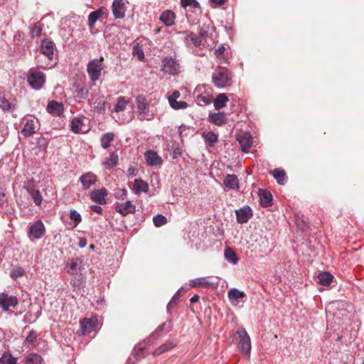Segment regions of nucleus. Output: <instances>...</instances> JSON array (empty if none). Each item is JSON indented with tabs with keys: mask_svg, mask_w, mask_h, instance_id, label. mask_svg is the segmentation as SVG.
Wrapping results in <instances>:
<instances>
[{
	"mask_svg": "<svg viewBox=\"0 0 364 364\" xmlns=\"http://www.w3.org/2000/svg\"><path fill=\"white\" fill-rule=\"evenodd\" d=\"M212 82L218 89L227 88L233 83V73L225 67H217L212 74Z\"/></svg>",
	"mask_w": 364,
	"mask_h": 364,
	"instance_id": "1",
	"label": "nucleus"
},
{
	"mask_svg": "<svg viewBox=\"0 0 364 364\" xmlns=\"http://www.w3.org/2000/svg\"><path fill=\"white\" fill-rule=\"evenodd\" d=\"M41 51L48 58L49 63H46L45 65L43 64V63L41 61L40 57L38 56L36 58L38 65L43 69H48L51 68L53 65H50V61L53 60L54 53V43L53 41L48 38L43 39L41 41Z\"/></svg>",
	"mask_w": 364,
	"mask_h": 364,
	"instance_id": "2",
	"label": "nucleus"
},
{
	"mask_svg": "<svg viewBox=\"0 0 364 364\" xmlns=\"http://www.w3.org/2000/svg\"><path fill=\"white\" fill-rule=\"evenodd\" d=\"M136 102L140 120H151L153 118V114L149 113V107L145 97L137 96Z\"/></svg>",
	"mask_w": 364,
	"mask_h": 364,
	"instance_id": "3",
	"label": "nucleus"
},
{
	"mask_svg": "<svg viewBox=\"0 0 364 364\" xmlns=\"http://www.w3.org/2000/svg\"><path fill=\"white\" fill-rule=\"evenodd\" d=\"M103 57L100 59H94L91 60L87 67V71L92 81L99 80L102 70Z\"/></svg>",
	"mask_w": 364,
	"mask_h": 364,
	"instance_id": "4",
	"label": "nucleus"
},
{
	"mask_svg": "<svg viewBox=\"0 0 364 364\" xmlns=\"http://www.w3.org/2000/svg\"><path fill=\"white\" fill-rule=\"evenodd\" d=\"M180 70L178 61L172 57H165L161 61V70L168 75H176Z\"/></svg>",
	"mask_w": 364,
	"mask_h": 364,
	"instance_id": "5",
	"label": "nucleus"
},
{
	"mask_svg": "<svg viewBox=\"0 0 364 364\" xmlns=\"http://www.w3.org/2000/svg\"><path fill=\"white\" fill-rule=\"evenodd\" d=\"M237 334L239 336V348L242 353L245 355H249L251 350V341L250 338L244 328H240L237 331Z\"/></svg>",
	"mask_w": 364,
	"mask_h": 364,
	"instance_id": "6",
	"label": "nucleus"
},
{
	"mask_svg": "<svg viewBox=\"0 0 364 364\" xmlns=\"http://www.w3.org/2000/svg\"><path fill=\"white\" fill-rule=\"evenodd\" d=\"M29 85L36 90H39L45 82V77L42 72L31 69L27 79Z\"/></svg>",
	"mask_w": 364,
	"mask_h": 364,
	"instance_id": "7",
	"label": "nucleus"
},
{
	"mask_svg": "<svg viewBox=\"0 0 364 364\" xmlns=\"http://www.w3.org/2000/svg\"><path fill=\"white\" fill-rule=\"evenodd\" d=\"M45 232L46 230L42 221L37 220L31 225L28 235L29 237L40 239L44 235Z\"/></svg>",
	"mask_w": 364,
	"mask_h": 364,
	"instance_id": "8",
	"label": "nucleus"
},
{
	"mask_svg": "<svg viewBox=\"0 0 364 364\" xmlns=\"http://www.w3.org/2000/svg\"><path fill=\"white\" fill-rule=\"evenodd\" d=\"M18 305V299L14 296H9L7 294H0V306L4 311H9L10 307H15Z\"/></svg>",
	"mask_w": 364,
	"mask_h": 364,
	"instance_id": "9",
	"label": "nucleus"
},
{
	"mask_svg": "<svg viewBox=\"0 0 364 364\" xmlns=\"http://www.w3.org/2000/svg\"><path fill=\"white\" fill-rule=\"evenodd\" d=\"M135 205L129 200L115 204V210L120 215L125 216L135 212Z\"/></svg>",
	"mask_w": 364,
	"mask_h": 364,
	"instance_id": "10",
	"label": "nucleus"
},
{
	"mask_svg": "<svg viewBox=\"0 0 364 364\" xmlns=\"http://www.w3.org/2000/svg\"><path fill=\"white\" fill-rule=\"evenodd\" d=\"M214 55L217 61L220 64L229 63L230 55L229 50L223 45H220L214 51Z\"/></svg>",
	"mask_w": 364,
	"mask_h": 364,
	"instance_id": "11",
	"label": "nucleus"
},
{
	"mask_svg": "<svg viewBox=\"0 0 364 364\" xmlns=\"http://www.w3.org/2000/svg\"><path fill=\"white\" fill-rule=\"evenodd\" d=\"M107 196V191L106 188H102L100 189H95L92 191L90 193V198L92 201L97 203L99 204H105L106 196Z\"/></svg>",
	"mask_w": 364,
	"mask_h": 364,
	"instance_id": "12",
	"label": "nucleus"
},
{
	"mask_svg": "<svg viewBox=\"0 0 364 364\" xmlns=\"http://www.w3.org/2000/svg\"><path fill=\"white\" fill-rule=\"evenodd\" d=\"M144 157L146 163L151 166H158L162 164L161 157L154 151H146Z\"/></svg>",
	"mask_w": 364,
	"mask_h": 364,
	"instance_id": "13",
	"label": "nucleus"
},
{
	"mask_svg": "<svg viewBox=\"0 0 364 364\" xmlns=\"http://www.w3.org/2000/svg\"><path fill=\"white\" fill-rule=\"evenodd\" d=\"M97 319L96 318H84L80 321L82 333H88L94 331L97 327Z\"/></svg>",
	"mask_w": 364,
	"mask_h": 364,
	"instance_id": "14",
	"label": "nucleus"
},
{
	"mask_svg": "<svg viewBox=\"0 0 364 364\" xmlns=\"http://www.w3.org/2000/svg\"><path fill=\"white\" fill-rule=\"evenodd\" d=\"M237 220L239 223H245L252 217V210L250 207H244L240 208L235 212Z\"/></svg>",
	"mask_w": 364,
	"mask_h": 364,
	"instance_id": "15",
	"label": "nucleus"
},
{
	"mask_svg": "<svg viewBox=\"0 0 364 364\" xmlns=\"http://www.w3.org/2000/svg\"><path fill=\"white\" fill-rule=\"evenodd\" d=\"M112 9L113 15L116 18H124L125 15V8L122 0H114Z\"/></svg>",
	"mask_w": 364,
	"mask_h": 364,
	"instance_id": "16",
	"label": "nucleus"
},
{
	"mask_svg": "<svg viewBox=\"0 0 364 364\" xmlns=\"http://www.w3.org/2000/svg\"><path fill=\"white\" fill-rule=\"evenodd\" d=\"M228 296L230 302L232 305L237 306L239 304L240 299H244L246 296V294L244 291H241L237 289L233 288L228 291Z\"/></svg>",
	"mask_w": 364,
	"mask_h": 364,
	"instance_id": "17",
	"label": "nucleus"
},
{
	"mask_svg": "<svg viewBox=\"0 0 364 364\" xmlns=\"http://www.w3.org/2000/svg\"><path fill=\"white\" fill-rule=\"evenodd\" d=\"M237 141L244 152H247L252 145V139L249 133H244L237 137Z\"/></svg>",
	"mask_w": 364,
	"mask_h": 364,
	"instance_id": "18",
	"label": "nucleus"
},
{
	"mask_svg": "<svg viewBox=\"0 0 364 364\" xmlns=\"http://www.w3.org/2000/svg\"><path fill=\"white\" fill-rule=\"evenodd\" d=\"M47 111L53 115L60 116L64 112V106L61 102L52 100L48 104Z\"/></svg>",
	"mask_w": 364,
	"mask_h": 364,
	"instance_id": "19",
	"label": "nucleus"
},
{
	"mask_svg": "<svg viewBox=\"0 0 364 364\" xmlns=\"http://www.w3.org/2000/svg\"><path fill=\"white\" fill-rule=\"evenodd\" d=\"M159 19L165 26H171L174 24L176 14L171 10L167 9L162 12Z\"/></svg>",
	"mask_w": 364,
	"mask_h": 364,
	"instance_id": "20",
	"label": "nucleus"
},
{
	"mask_svg": "<svg viewBox=\"0 0 364 364\" xmlns=\"http://www.w3.org/2000/svg\"><path fill=\"white\" fill-rule=\"evenodd\" d=\"M23 121H26V123L23 126V128L21 130V134L25 136H32L35 133V122L32 119H28L24 117L23 119Z\"/></svg>",
	"mask_w": 364,
	"mask_h": 364,
	"instance_id": "21",
	"label": "nucleus"
},
{
	"mask_svg": "<svg viewBox=\"0 0 364 364\" xmlns=\"http://www.w3.org/2000/svg\"><path fill=\"white\" fill-rule=\"evenodd\" d=\"M259 203L262 207H269L272 204V196L269 191L259 190L258 193Z\"/></svg>",
	"mask_w": 364,
	"mask_h": 364,
	"instance_id": "22",
	"label": "nucleus"
},
{
	"mask_svg": "<svg viewBox=\"0 0 364 364\" xmlns=\"http://www.w3.org/2000/svg\"><path fill=\"white\" fill-rule=\"evenodd\" d=\"M190 286L191 287H201L208 288L212 287L213 288H216L218 287V283L210 282L208 280L206 279V278L203 277L191 281Z\"/></svg>",
	"mask_w": 364,
	"mask_h": 364,
	"instance_id": "23",
	"label": "nucleus"
},
{
	"mask_svg": "<svg viewBox=\"0 0 364 364\" xmlns=\"http://www.w3.org/2000/svg\"><path fill=\"white\" fill-rule=\"evenodd\" d=\"M208 118L211 123L217 126H223L227 122V118L223 112L210 114Z\"/></svg>",
	"mask_w": 364,
	"mask_h": 364,
	"instance_id": "24",
	"label": "nucleus"
},
{
	"mask_svg": "<svg viewBox=\"0 0 364 364\" xmlns=\"http://www.w3.org/2000/svg\"><path fill=\"white\" fill-rule=\"evenodd\" d=\"M80 260L78 258L72 259L67 264V272L68 274L75 275L77 274L80 270Z\"/></svg>",
	"mask_w": 364,
	"mask_h": 364,
	"instance_id": "25",
	"label": "nucleus"
},
{
	"mask_svg": "<svg viewBox=\"0 0 364 364\" xmlns=\"http://www.w3.org/2000/svg\"><path fill=\"white\" fill-rule=\"evenodd\" d=\"M96 176L92 173H87L80 177V181L85 188H89L92 185L96 182Z\"/></svg>",
	"mask_w": 364,
	"mask_h": 364,
	"instance_id": "26",
	"label": "nucleus"
},
{
	"mask_svg": "<svg viewBox=\"0 0 364 364\" xmlns=\"http://www.w3.org/2000/svg\"><path fill=\"white\" fill-rule=\"evenodd\" d=\"M223 183L226 187L230 189L239 188V181L237 177L234 174H228L225 176Z\"/></svg>",
	"mask_w": 364,
	"mask_h": 364,
	"instance_id": "27",
	"label": "nucleus"
},
{
	"mask_svg": "<svg viewBox=\"0 0 364 364\" xmlns=\"http://www.w3.org/2000/svg\"><path fill=\"white\" fill-rule=\"evenodd\" d=\"M114 134L112 132H107L102 135L100 137L101 146L104 149H107L110 147L111 144L114 140Z\"/></svg>",
	"mask_w": 364,
	"mask_h": 364,
	"instance_id": "28",
	"label": "nucleus"
},
{
	"mask_svg": "<svg viewBox=\"0 0 364 364\" xmlns=\"http://www.w3.org/2000/svg\"><path fill=\"white\" fill-rule=\"evenodd\" d=\"M270 173L279 185H284L287 182V177L284 170L274 168V170L271 171Z\"/></svg>",
	"mask_w": 364,
	"mask_h": 364,
	"instance_id": "29",
	"label": "nucleus"
},
{
	"mask_svg": "<svg viewBox=\"0 0 364 364\" xmlns=\"http://www.w3.org/2000/svg\"><path fill=\"white\" fill-rule=\"evenodd\" d=\"M229 99L225 93L219 94L213 101L215 109L219 110L225 107Z\"/></svg>",
	"mask_w": 364,
	"mask_h": 364,
	"instance_id": "30",
	"label": "nucleus"
},
{
	"mask_svg": "<svg viewBox=\"0 0 364 364\" xmlns=\"http://www.w3.org/2000/svg\"><path fill=\"white\" fill-rule=\"evenodd\" d=\"M134 190L136 194H139L141 192L146 193L149 191V185L141 179H135Z\"/></svg>",
	"mask_w": 364,
	"mask_h": 364,
	"instance_id": "31",
	"label": "nucleus"
},
{
	"mask_svg": "<svg viewBox=\"0 0 364 364\" xmlns=\"http://www.w3.org/2000/svg\"><path fill=\"white\" fill-rule=\"evenodd\" d=\"M88 92V88L85 85H77L74 91V97L78 100L85 99Z\"/></svg>",
	"mask_w": 364,
	"mask_h": 364,
	"instance_id": "32",
	"label": "nucleus"
},
{
	"mask_svg": "<svg viewBox=\"0 0 364 364\" xmlns=\"http://www.w3.org/2000/svg\"><path fill=\"white\" fill-rule=\"evenodd\" d=\"M118 155L115 152H112L109 154V156L106 158L103 162V165L106 168L109 169L114 166H115L118 163Z\"/></svg>",
	"mask_w": 364,
	"mask_h": 364,
	"instance_id": "33",
	"label": "nucleus"
},
{
	"mask_svg": "<svg viewBox=\"0 0 364 364\" xmlns=\"http://www.w3.org/2000/svg\"><path fill=\"white\" fill-rule=\"evenodd\" d=\"M104 11L101 8L97 11L91 12L88 16V23L89 26L92 28H94L96 21L102 16Z\"/></svg>",
	"mask_w": 364,
	"mask_h": 364,
	"instance_id": "34",
	"label": "nucleus"
},
{
	"mask_svg": "<svg viewBox=\"0 0 364 364\" xmlns=\"http://www.w3.org/2000/svg\"><path fill=\"white\" fill-rule=\"evenodd\" d=\"M318 282L323 286H328L333 281V276L326 272H321L318 275Z\"/></svg>",
	"mask_w": 364,
	"mask_h": 364,
	"instance_id": "35",
	"label": "nucleus"
},
{
	"mask_svg": "<svg viewBox=\"0 0 364 364\" xmlns=\"http://www.w3.org/2000/svg\"><path fill=\"white\" fill-rule=\"evenodd\" d=\"M224 256L227 261L232 264H236L238 261V257L236 252L229 247L225 248Z\"/></svg>",
	"mask_w": 364,
	"mask_h": 364,
	"instance_id": "36",
	"label": "nucleus"
},
{
	"mask_svg": "<svg viewBox=\"0 0 364 364\" xmlns=\"http://www.w3.org/2000/svg\"><path fill=\"white\" fill-rule=\"evenodd\" d=\"M174 348V344L171 342H166L164 344H162L160 347H159L158 348H156L154 352H153V355L154 356H159L161 354L166 352V351H168L171 349H173Z\"/></svg>",
	"mask_w": 364,
	"mask_h": 364,
	"instance_id": "37",
	"label": "nucleus"
},
{
	"mask_svg": "<svg viewBox=\"0 0 364 364\" xmlns=\"http://www.w3.org/2000/svg\"><path fill=\"white\" fill-rule=\"evenodd\" d=\"M83 126H84V124H83L82 120H81L80 119L77 118V117L74 118L71 121V123H70L71 130L74 133L84 132V131L82 130Z\"/></svg>",
	"mask_w": 364,
	"mask_h": 364,
	"instance_id": "38",
	"label": "nucleus"
},
{
	"mask_svg": "<svg viewBox=\"0 0 364 364\" xmlns=\"http://www.w3.org/2000/svg\"><path fill=\"white\" fill-rule=\"evenodd\" d=\"M42 361L41 356L36 353H30L25 358L26 364H41Z\"/></svg>",
	"mask_w": 364,
	"mask_h": 364,
	"instance_id": "39",
	"label": "nucleus"
},
{
	"mask_svg": "<svg viewBox=\"0 0 364 364\" xmlns=\"http://www.w3.org/2000/svg\"><path fill=\"white\" fill-rule=\"evenodd\" d=\"M129 103V100L126 99L124 97H120L117 99V102L114 109L116 112H122L126 109V107Z\"/></svg>",
	"mask_w": 364,
	"mask_h": 364,
	"instance_id": "40",
	"label": "nucleus"
},
{
	"mask_svg": "<svg viewBox=\"0 0 364 364\" xmlns=\"http://www.w3.org/2000/svg\"><path fill=\"white\" fill-rule=\"evenodd\" d=\"M28 192L31 197L33 198V202L36 205H40L42 202V196L38 190L34 188L28 189Z\"/></svg>",
	"mask_w": 364,
	"mask_h": 364,
	"instance_id": "41",
	"label": "nucleus"
},
{
	"mask_svg": "<svg viewBox=\"0 0 364 364\" xmlns=\"http://www.w3.org/2000/svg\"><path fill=\"white\" fill-rule=\"evenodd\" d=\"M212 102V97L210 95L200 94L196 97V102L199 105H208Z\"/></svg>",
	"mask_w": 364,
	"mask_h": 364,
	"instance_id": "42",
	"label": "nucleus"
},
{
	"mask_svg": "<svg viewBox=\"0 0 364 364\" xmlns=\"http://www.w3.org/2000/svg\"><path fill=\"white\" fill-rule=\"evenodd\" d=\"M203 136L210 146H213L218 141V135L213 132L203 133Z\"/></svg>",
	"mask_w": 364,
	"mask_h": 364,
	"instance_id": "43",
	"label": "nucleus"
},
{
	"mask_svg": "<svg viewBox=\"0 0 364 364\" xmlns=\"http://www.w3.org/2000/svg\"><path fill=\"white\" fill-rule=\"evenodd\" d=\"M153 222L156 227H161L167 223V220L165 216L158 214L154 217Z\"/></svg>",
	"mask_w": 364,
	"mask_h": 364,
	"instance_id": "44",
	"label": "nucleus"
},
{
	"mask_svg": "<svg viewBox=\"0 0 364 364\" xmlns=\"http://www.w3.org/2000/svg\"><path fill=\"white\" fill-rule=\"evenodd\" d=\"M132 53L134 55L137 56L139 60H142L144 58V54L142 48L138 43L134 46Z\"/></svg>",
	"mask_w": 364,
	"mask_h": 364,
	"instance_id": "45",
	"label": "nucleus"
},
{
	"mask_svg": "<svg viewBox=\"0 0 364 364\" xmlns=\"http://www.w3.org/2000/svg\"><path fill=\"white\" fill-rule=\"evenodd\" d=\"M169 104L174 109H186L188 107V104L183 101L173 100L169 102Z\"/></svg>",
	"mask_w": 364,
	"mask_h": 364,
	"instance_id": "46",
	"label": "nucleus"
},
{
	"mask_svg": "<svg viewBox=\"0 0 364 364\" xmlns=\"http://www.w3.org/2000/svg\"><path fill=\"white\" fill-rule=\"evenodd\" d=\"M70 218L74 222V227H76L81 222V215L75 210H71Z\"/></svg>",
	"mask_w": 364,
	"mask_h": 364,
	"instance_id": "47",
	"label": "nucleus"
},
{
	"mask_svg": "<svg viewBox=\"0 0 364 364\" xmlns=\"http://www.w3.org/2000/svg\"><path fill=\"white\" fill-rule=\"evenodd\" d=\"M181 5L183 8L191 6L193 9H197L200 7V4L196 0H181Z\"/></svg>",
	"mask_w": 364,
	"mask_h": 364,
	"instance_id": "48",
	"label": "nucleus"
},
{
	"mask_svg": "<svg viewBox=\"0 0 364 364\" xmlns=\"http://www.w3.org/2000/svg\"><path fill=\"white\" fill-rule=\"evenodd\" d=\"M0 360L1 364H16V359L9 354H4Z\"/></svg>",
	"mask_w": 364,
	"mask_h": 364,
	"instance_id": "49",
	"label": "nucleus"
},
{
	"mask_svg": "<svg viewBox=\"0 0 364 364\" xmlns=\"http://www.w3.org/2000/svg\"><path fill=\"white\" fill-rule=\"evenodd\" d=\"M36 338L37 336L36 331L32 330L29 332L28 335L27 336L25 340V343L29 345H34L35 343L36 342Z\"/></svg>",
	"mask_w": 364,
	"mask_h": 364,
	"instance_id": "50",
	"label": "nucleus"
},
{
	"mask_svg": "<svg viewBox=\"0 0 364 364\" xmlns=\"http://www.w3.org/2000/svg\"><path fill=\"white\" fill-rule=\"evenodd\" d=\"M43 28L41 24L36 23L31 28V34L32 36H39L42 32Z\"/></svg>",
	"mask_w": 364,
	"mask_h": 364,
	"instance_id": "51",
	"label": "nucleus"
},
{
	"mask_svg": "<svg viewBox=\"0 0 364 364\" xmlns=\"http://www.w3.org/2000/svg\"><path fill=\"white\" fill-rule=\"evenodd\" d=\"M0 107L4 111H9L11 109L12 105L5 97H2L0 99Z\"/></svg>",
	"mask_w": 364,
	"mask_h": 364,
	"instance_id": "52",
	"label": "nucleus"
},
{
	"mask_svg": "<svg viewBox=\"0 0 364 364\" xmlns=\"http://www.w3.org/2000/svg\"><path fill=\"white\" fill-rule=\"evenodd\" d=\"M188 38L192 41L196 47H199L201 45V39L196 34L191 33L188 35Z\"/></svg>",
	"mask_w": 364,
	"mask_h": 364,
	"instance_id": "53",
	"label": "nucleus"
},
{
	"mask_svg": "<svg viewBox=\"0 0 364 364\" xmlns=\"http://www.w3.org/2000/svg\"><path fill=\"white\" fill-rule=\"evenodd\" d=\"M127 195V191L124 188L119 189L116 193L115 197L117 199H123Z\"/></svg>",
	"mask_w": 364,
	"mask_h": 364,
	"instance_id": "54",
	"label": "nucleus"
},
{
	"mask_svg": "<svg viewBox=\"0 0 364 364\" xmlns=\"http://www.w3.org/2000/svg\"><path fill=\"white\" fill-rule=\"evenodd\" d=\"M23 274L24 270L21 267H18L11 274V277L16 279L18 277L22 276Z\"/></svg>",
	"mask_w": 364,
	"mask_h": 364,
	"instance_id": "55",
	"label": "nucleus"
},
{
	"mask_svg": "<svg viewBox=\"0 0 364 364\" xmlns=\"http://www.w3.org/2000/svg\"><path fill=\"white\" fill-rule=\"evenodd\" d=\"M181 96V93L178 90H175L173 92L172 95L168 97V102L173 100H177Z\"/></svg>",
	"mask_w": 364,
	"mask_h": 364,
	"instance_id": "56",
	"label": "nucleus"
},
{
	"mask_svg": "<svg viewBox=\"0 0 364 364\" xmlns=\"http://www.w3.org/2000/svg\"><path fill=\"white\" fill-rule=\"evenodd\" d=\"M90 210L92 212H95V213H99V214H101L102 212V208L100 206L97 205H91L90 206Z\"/></svg>",
	"mask_w": 364,
	"mask_h": 364,
	"instance_id": "57",
	"label": "nucleus"
},
{
	"mask_svg": "<svg viewBox=\"0 0 364 364\" xmlns=\"http://www.w3.org/2000/svg\"><path fill=\"white\" fill-rule=\"evenodd\" d=\"M212 4H214L215 6H222L225 4L226 0H210Z\"/></svg>",
	"mask_w": 364,
	"mask_h": 364,
	"instance_id": "58",
	"label": "nucleus"
},
{
	"mask_svg": "<svg viewBox=\"0 0 364 364\" xmlns=\"http://www.w3.org/2000/svg\"><path fill=\"white\" fill-rule=\"evenodd\" d=\"M86 245H87L86 238H84V237L80 238V241H79V247L81 248H83L86 246Z\"/></svg>",
	"mask_w": 364,
	"mask_h": 364,
	"instance_id": "59",
	"label": "nucleus"
},
{
	"mask_svg": "<svg viewBox=\"0 0 364 364\" xmlns=\"http://www.w3.org/2000/svg\"><path fill=\"white\" fill-rule=\"evenodd\" d=\"M199 300V296L197 294H195L193 296L190 300L191 303H195L197 302Z\"/></svg>",
	"mask_w": 364,
	"mask_h": 364,
	"instance_id": "60",
	"label": "nucleus"
},
{
	"mask_svg": "<svg viewBox=\"0 0 364 364\" xmlns=\"http://www.w3.org/2000/svg\"><path fill=\"white\" fill-rule=\"evenodd\" d=\"M179 294H180V291H178L177 293L173 296L172 299H171V302H175L178 296H179Z\"/></svg>",
	"mask_w": 364,
	"mask_h": 364,
	"instance_id": "61",
	"label": "nucleus"
},
{
	"mask_svg": "<svg viewBox=\"0 0 364 364\" xmlns=\"http://www.w3.org/2000/svg\"><path fill=\"white\" fill-rule=\"evenodd\" d=\"M134 170L133 168H129L128 169V172L129 173V174H132L134 173Z\"/></svg>",
	"mask_w": 364,
	"mask_h": 364,
	"instance_id": "62",
	"label": "nucleus"
},
{
	"mask_svg": "<svg viewBox=\"0 0 364 364\" xmlns=\"http://www.w3.org/2000/svg\"><path fill=\"white\" fill-rule=\"evenodd\" d=\"M90 249H92V250H93V249L95 248V245H92H92H90Z\"/></svg>",
	"mask_w": 364,
	"mask_h": 364,
	"instance_id": "63",
	"label": "nucleus"
},
{
	"mask_svg": "<svg viewBox=\"0 0 364 364\" xmlns=\"http://www.w3.org/2000/svg\"><path fill=\"white\" fill-rule=\"evenodd\" d=\"M160 31H161V29H160V28H158V29L156 30V32H157V33H159V32H160Z\"/></svg>",
	"mask_w": 364,
	"mask_h": 364,
	"instance_id": "64",
	"label": "nucleus"
}]
</instances>
